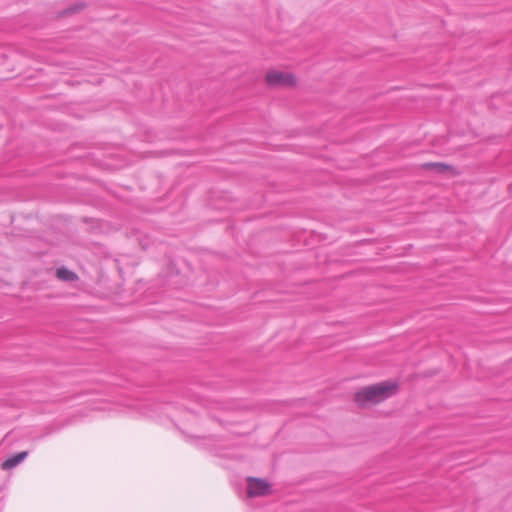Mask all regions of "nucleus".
I'll use <instances>...</instances> for the list:
<instances>
[{
  "label": "nucleus",
  "mask_w": 512,
  "mask_h": 512,
  "mask_svg": "<svg viewBox=\"0 0 512 512\" xmlns=\"http://www.w3.org/2000/svg\"><path fill=\"white\" fill-rule=\"evenodd\" d=\"M399 384L397 381L386 380L373 385L365 386L354 394V402L360 408L379 404L397 394Z\"/></svg>",
  "instance_id": "f257e3e1"
},
{
  "label": "nucleus",
  "mask_w": 512,
  "mask_h": 512,
  "mask_svg": "<svg viewBox=\"0 0 512 512\" xmlns=\"http://www.w3.org/2000/svg\"><path fill=\"white\" fill-rule=\"evenodd\" d=\"M82 221L85 222V223H89L91 221V219L88 218V217H83Z\"/></svg>",
  "instance_id": "6e6552de"
},
{
  "label": "nucleus",
  "mask_w": 512,
  "mask_h": 512,
  "mask_svg": "<svg viewBox=\"0 0 512 512\" xmlns=\"http://www.w3.org/2000/svg\"><path fill=\"white\" fill-rule=\"evenodd\" d=\"M247 494L249 497H260L271 494L272 489L270 483L262 478L247 477Z\"/></svg>",
  "instance_id": "7ed1b4c3"
},
{
  "label": "nucleus",
  "mask_w": 512,
  "mask_h": 512,
  "mask_svg": "<svg viewBox=\"0 0 512 512\" xmlns=\"http://www.w3.org/2000/svg\"><path fill=\"white\" fill-rule=\"evenodd\" d=\"M87 7L85 2H76L69 5L67 8L58 12L57 16L60 18L72 16L74 14L82 12Z\"/></svg>",
  "instance_id": "39448f33"
},
{
  "label": "nucleus",
  "mask_w": 512,
  "mask_h": 512,
  "mask_svg": "<svg viewBox=\"0 0 512 512\" xmlns=\"http://www.w3.org/2000/svg\"><path fill=\"white\" fill-rule=\"evenodd\" d=\"M421 168L428 171H434L437 174H443L446 171L453 169L452 166L442 162H426L421 165Z\"/></svg>",
  "instance_id": "423d86ee"
},
{
  "label": "nucleus",
  "mask_w": 512,
  "mask_h": 512,
  "mask_svg": "<svg viewBox=\"0 0 512 512\" xmlns=\"http://www.w3.org/2000/svg\"><path fill=\"white\" fill-rule=\"evenodd\" d=\"M27 456H28V451H21L16 454H13L12 456H10L9 458H7L6 460H4L1 463L2 470H9V469L16 467L22 461H24Z\"/></svg>",
  "instance_id": "20e7f679"
},
{
  "label": "nucleus",
  "mask_w": 512,
  "mask_h": 512,
  "mask_svg": "<svg viewBox=\"0 0 512 512\" xmlns=\"http://www.w3.org/2000/svg\"><path fill=\"white\" fill-rule=\"evenodd\" d=\"M268 86L277 87H294L297 83L295 76L288 72L269 71L265 76Z\"/></svg>",
  "instance_id": "f03ea898"
},
{
  "label": "nucleus",
  "mask_w": 512,
  "mask_h": 512,
  "mask_svg": "<svg viewBox=\"0 0 512 512\" xmlns=\"http://www.w3.org/2000/svg\"><path fill=\"white\" fill-rule=\"evenodd\" d=\"M56 277L64 282H74L78 280V275L64 266L57 268Z\"/></svg>",
  "instance_id": "0eeeda50"
}]
</instances>
